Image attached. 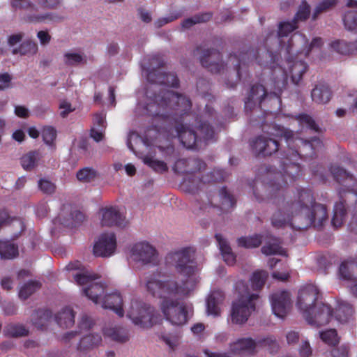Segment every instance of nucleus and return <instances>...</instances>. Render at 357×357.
<instances>
[{"label": "nucleus", "mask_w": 357, "mask_h": 357, "mask_svg": "<svg viewBox=\"0 0 357 357\" xmlns=\"http://www.w3.org/2000/svg\"><path fill=\"white\" fill-rule=\"evenodd\" d=\"M195 250L185 248L167 257L168 263L183 275L163 277L153 273L144 279V286L154 298L160 300L159 306L165 318L173 325L181 326L187 321V311L183 303L178 301L189 296L195 289L199 280L195 275Z\"/></svg>", "instance_id": "obj_1"}, {"label": "nucleus", "mask_w": 357, "mask_h": 357, "mask_svg": "<svg viewBox=\"0 0 357 357\" xmlns=\"http://www.w3.org/2000/svg\"><path fill=\"white\" fill-rule=\"evenodd\" d=\"M143 73L146 74L147 80L151 83L146 94V102L143 114L163 117L167 116L170 109L181 114L190 110L191 103L188 98L166 90L164 86H177L178 81L174 74L165 73L160 69L149 72L144 66Z\"/></svg>", "instance_id": "obj_2"}, {"label": "nucleus", "mask_w": 357, "mask_h": 357, "mask_svg": "<svg viewBox=\"0 0 357 357\" xmlns=\"http://www.w3.org/2000/svg\"><path fill=\"white\" fill-rule=\"evenodd\" d=\"M326 217V207L315 204L310 191L301 190L298 199L286 208L285 211H278L273 215L272 224L278 228L290 225L298 229H303L313 224L321 226Z\"/></svg>", "instance_id": "obj_3"}, {"label": "nucleus", "mask_w": 357, "mask_h": 357, "mask_svg": "<svg viewBox=\"0 0 357 357\" xmlns=\"http://www.w3.org/2000/svg\"><path fill=\"white\" fill-rule=\"evenodd\" d=\"M67 268L69 271L77 270L73 273V278L77 284L85 286L82 291L89 299L103 308L113 310L119 317L124 316L123 298L119 292L108 293L105 284L97 281L98 277L86 268H81L79 262L68 264Z\"/></svg>", "instance_id": "obj_4"}, {"label": "nucleus", "mask_w": 357, "mask_h": 357, "mask_svg": "<svg viewBox=\"0 0 357 357\" xmlns=\"http://www.w3.org/2000/svg\"><path fill=\"white\" fill-rule=\"evenodd\" d=\"M306 70L307 65L305 62L296 59L289 58L287 60V70L284 71L280 67L273 70V74L275 76L274 91L268 94L262 85H254L251 89L249 96L245 101V109L251 110L255 105L257 104L261 105L266 98L273 99L278 105H280V94L282 89L285 88L287 85V76L290 75L292 82L297 84Z\"/></svg>", "instance_id": "obj_5"}, {"label": "nucleus", "mask_w": 357, "mask_h": 357, "mask_svg": "<svg viewBox=\"0 0 357 357\" xmlns=\"http://www.w3.org/2000/svg\"><path fill=\"white\" fill-rule=\"evenodd\" d=\"M277 133L273 134L275 137H283L289 146V153L284 155L281 164L280 174L284 184L291 183L298 176L300 167L297 161L300 158V153L294 149V144L298 146L300 152L305 155H312V153L307 151H319L322 147V142L317 138L312 139L310 142L303 140L301 138L294 137V133L283 128L276 130Z\"/></svg>", "instance_id": "obj_6"}, {"label": "nucleus", "mask_w": 357, "mask_h": 357, "mask_svg": "<svg viewBox=\"0 0 357 357\" xmlns=\"http://www.w3.org/2000/svg\"><path fill=\"white\" fill-rule=\"evenodd\" d=\"M234 288L237 298L231 304V321L234 324L241 325L248 320L255 310L259 296L257 293H250L243 280L238 281Z\"/></svg>", "instance_id": "obj_7"}, {"label": "nucleus", "mask_w": 357, "mask_h": 357, "mask_svg": "<svg viewBox=\"0 0 357 357\" xmlns=\"http://www.w3.org/2000/svg\"><path fill=\"white\" fill-rule=\"evenodd\" d=\"M330 171L334 178L342 185L337 190L339 201L336 202L333 209L332 224L334 227H340L345 220L347 210L344 197L346 192L351 191L357 183L356 178L353 174L347 172L338 165L331 167Z\"/></svg>", "instance_id": "obj_8"}, {"label": "nucleus", "mask_w": 357, "mask_h": 357, "mask_svg": "<svg viewBox=\"0 0 357 357\" xmlns=\"http://www.w3.org/2000/svg\"><path fill=\"white\" fill-rule=\"evenodd\" d=\"M61 0H40L37 4L32 3L29 0H13L12 6L15 10L26 12L24 20L31 23H50L56 22L59 17L50 12L41 13L43 8H55Z\"/></svg>", "instance_id": "obj_9"}, {"label": "nucleus", "mask_w": 357, "mask_h": 357, "mask_svg": "<svg viewBox=\"0 0 357 357\" xmlns=\"http://www.w3.org/2000/svg\"><path fill=\"white\" fill-rule=\"evenodd\" d=\"M126 317L137 326L152 327L158 321L160 315L151 305L139 298H133L126 307Z\"/></svg>", "instance_id": "obj_10"}, {"label": "nucleus", "mask_w": 357, "mask_h": 357, "mask_svg": "<svg viewBox=\"0 0 357 357\" xmlns=\"http://www.w3.org/2000/svg\"><path fill=\"white\" fill-rule=\"evenodd\" d=\"M176 132L181 144L188 149L200 147L202 138L206 142L213 139L214 137V131L206 123L201 124L197 131L186 123H180L176 126Z\"/></svg>", "instance_id": "obj_11"}, {"label": "nucleus", "mask_w": 357, "mask_h": 357, "mask_svg": "<svg viewBox=\"0 0 357 357\" xmlns=\"http://www.w3.org/2000/svg\"><path fill=\"white\" fill-rule=\"evenodd\" d=\"M132 260L144 265L155 266L159 262V255L155 248L147 241L134 244L130 251Z\"/></svg>", "instance_id": "obj_12"}, {"label": "nucleus", "mask_w": 357, "mask_h": 357, "mask_svg": "<svg viewBox=\"0 0 357 357\" xmlns=\"http://www.w3.org/2000/svg\"><path fill=\"white\" fill-rule=\"evenodd\" d=\"M319 298L318 288L313 284H307L303 286L299 291L297 306L303 313L304 317L310 313L315 305Z\"/></svg>", "instance_id": "obj_13"}, {"label": "nucleus", "mask_w": 357, "mask_h": 357, "mask_svg": "<svg viewBox=\"0 0 357 357\" xmlns=\"http://www.w3.org/2000/svg\"><path fill=\"white\" fill-rule=\"evenodd\" d=\"M310 12V6L305 1H303L298 8L294 21L291 22H284L279 24L278 37L281 48H283L286 44L284 37L287 36L288 33L297 28L296 25V22L305 20L309 17Z\"/></svg>", "instance_id": "obj_14"}, {"label": "nucleus", "mask_w": 357, "mask_h": 357, "mask_svg": "<svg viewBox=\"0 0 357 357\" xmlns=\"http://www.w3.org/2000/svg\"><path fill=\"white\" fill-rule=\"evenodd\" d=\"M333 317L331 307L321 303L315 305L310 313L306 314L305 319L312 326L319 327L328 324Z\"/></svg>", "instance_id": "obj_15"}, {"label": "nucleus", "mask_w": 357, "mask_h": 357, "mask_svg": "<svg viewBox=\"0 0 357 357\" xmlns=\"http://www.w3.org/2000/svg\"><path fill=\"white\" fill-rule=\"evenodd\" d=\"M117 243L113 232L102 234L93 246V253L97 257H109L112 256L116 250Z\"/></svg>", "instance_id": "obj_16"}, {"label": "nucleus", "mask_w": 357, "mask_h": 357, "mask_svg": "<svg viewBox=\"0 0 357 357\" xmlns=\"http://www.w3.org/2000/svg\"><path fill=\"white\" fill-rule=\"evenodd\" d=\"M273 313L279 318H284L291 306V298L287 291H278L270 298Z\"/></svg>", "instance_id": "obj_17"}, {"label": "nucleus", "mask_w": 357, "mask_h": 357, "mask_svg": "<svg viewBox=\"0 0 357 357\" xmlns=\"http://www.w3.org/2000/svg\"><path fill=\"white\" fill-rule=\"evenodd\" d=\"M100 223L102 226H124L126 224L123 214L116 206H106L99 211Z\"/></svg>", "instance_id": "obj_18"}, {"label": "nucleus", "mask_w": 357, "mask_h": 357, "mask_svg": "<svg viewBox=\"0 0 357 357\" xmlns=\"http://www.w3.org/2000/svg\"><path fill=\"white\" fill-rule=\"evenodd\" d=\"M257 349V342L251 337L238 338L229 344L230 351L242 357L253 355Z\"/></svg>", "instance_id": "obj_19"}, {"label": "nucleus", "mask_w": 357, "mask_h": 357, "mask_svg": "<svg viewBox=\"0 0 357 357\" xmlns=\"http://www.w3.org/2000/svg\"><path fill=\"white\" fill-rule=\"evenodd\" d=\"M288 45L286 47L287 53L290 54L292 52L294 46L299 47L300 46H305L302 52L305 56L307 55L310 50L315 47H319L322 45V40L320 38H315L311 42L310 45L307 46V40L305 37L299 33H295L287 40Z\"/></svg>", "instance_id": "obj_20"}, {"label": "nucleus", "mask_w": 357, "mask_h": 357, "mask_svg": "<svg viewBox=\"0 0 357 357\" xmlns=\"http://www.w3.org/2000/svg\"><path fill=\"white\" fill-rule=\"evenodd\" d=\"M252 146L257 153L268 155L278 151V144L275 139L260 136L252 142Z\"/></svg>", "instance_id": "obj_21"}, {"label": "nucleus", "mask_w": 357, "mask_h": 357, "mask_svg": "<svg viewBox=\"0 0 357 357\" xmlns=\"http://www.w3.org/2000/svg\"><path fill=\"white\" fill-rule=\"evenodd\" d=\"M225 298L221 290H213L208 295L206 300V311L208 315L217 317L220 314V305Z\"/></svg>", "instance_id": "obj_22"}, {"label": "nucleus", "mask_w": 357, "mask_h": 357, "mask_svg": "<svg viewBox=\"0 0 357 357\" xmlns=\"http://www.w3.org/2000/svg\"><path fill=\"white\" fill-rule=\"evenodd\" d=\"M339 274L342 280L357 282V260L343 261L340 266Z\"/></svg>", "instance_id": "obj_23"}, {"label": "nucleus", "mask_w": 357, "mask_h": 357, "mask_svg": "<svg viewBox=\"0 0 357 357\" xmlns=\"http://www.w3.org/2000/svg\"><path fill=\"white\" fill-rule=\"evenodd\" d=\"M103 333L105 337L118 342H126L128 341L130 337L128 329L115 325L106 327Z\"/></svg>", "instance_id": "obj_24"}, {"label": "nucleus", "mask_w": 357, "mask_h": 357, "mask_svg": "<svg viewBox=\"0 0 357 357\" xmlns=\"http://www.w3.org/2000/svg\"><path fill=\"white\" fill-rule=\"evenodd\" d=\"M219 53L215 51L208 50L206 54L201 58L202 65L208 68L212 73H219L222 68V64L217 63L216 59H219Z\"/></svg>", "instance_id": "obj_25"}, {"label": "nucleus", "mask_w": 357, "mask_h": 357, "mask_svg": "<svg viewBox=\"0 0 357 357\" xmlns=\"http://www.w3.org/2000/svg\"><path fill=\"white\" fill-rule=\"evenodd\" d=\"M215 238L218 243L219 248L224 261L228 265H233L235 262L236 257L231 252V249L227 241L221 234H216Z\"/></svg>", "instance_id": "obj_26"}, {"label": "nucleus", "mask_w": 357, "mask_h": 357, "mask_svg": "<svg viewBox=\"0 0 357 357\" xmlns=\"http://www.w3.org/2000/svg\"><path fill=\"white\" fill-rule=\"evenodd\" d=\"M268 278V273L264 271H255L251 278L250 283L251 286H249L244 282V284L248 287L250 293H259V291L264 287L265 282ZM259 296V294H258Z\"/></svg>", "instance_id": "obj_27"}, {"label": "nucleus", "mask_w": 357, "mask_h": 357, "mask_svg": "<svg viewBox=\"0 0 357 357\" xmlns=\"http://www.w3.org/2000/svg\"><path fill=\"white\" fill-rule=\"evenodd\" d=\"M311 97L312 100L317 104H326L331 99V92L328 86L319 85L312 89Z\"/></svg>", "instance_id": "obj_28"}, {"label": "nucleus", "mask_w": 357, "mask_h": 357, "mask_svg": "<svg viewBox=\"0 0 357 357\" xmlns=\"http://www.w3.org/2000/svg\"><path fill=\"white\" fill-rule=\"evenodd\" d=\"M75 314L70 307H65L59 312L55 319L57 324L62 328H68L74 324Z\"/></svg>", "instance_id": "obj_29"}, {"label": "nucleus", "mask_w": 357, "mask_h": 357, "mask_svg": "<svg viewBox=\"0 0 357 357\" xmlns=\"http://www.w3.org/2000/svg\"><path fill=\"white\" fill-rule=\"evenodd\" d=\"M353 314V309L350 304L342 301L338 303L335 311V317L340 323L349 321Z\"/></svg>", "instance_id": "obj_30"}, {"label": "nucleus", "mask_w": 357, "mask_h": 357, "mask_svg": "<svg viewBox=\"0 0 357 357\" xmlns=\"http://www.w3.org/2000/svg\"><path fill=\"white\" fill-rule=\"evenodd\" d=\"M331 47L334 51L341 54H353L357 52V44L348 43L343 40L333 42Z\"/></svg>", "instance_id": "obj_31"}, {"label": "nucleus", "mask_w": 357, "mask_h": 357, "mask_svg": "<svg viewBox=\"0 0 357 357\" xmlns=\"http://www.w3.org/2000/svg\"><path fill=\"white\" fill-rule=\"evenodd\" d=\"M18 254L17 247L10 241H0V255L2 259H13Z\"/></svg>", "instance_id": "obj_32"}, {"label": "nucleus", "mask_w": 357, "mask_h": 357, "mask_svg": "<svg viewBox=\"0 0 357 357\" xmlns=\"http://www.w3.org/2000/svg\"><path fill=\"white\" fill-rule=\"evenodd\" d=\"M142 158L143 162L158 173H163L167 171L168 167L165 162L155 159L153 156L145 155Z\"/></svg>", "instance_id": "obj_33"}, {"label": "nucleus", "mask_w": 357, "mask_h": 357, "mask_svg": "<svg viewBox=\"0 0 357 357\" xmlns=\"http://www.w3.org/2000/svg\"><path fill=\"white\" fill-rule=\"evenodd\" d=\"M85 56L79 52L70 50L63 54V62L68 66H77L85 62Z\"/></svg>", "instance_id": "obj_34"}, {"label": "nucleus", "mask_w": 357, "mask_h": 357, "mask_svg": "<svg viewBox=\"0 0 357 357\" xmlns=\"http://www.w3.org/2000/svg\"><path fill=\"white\" fill-rule=\"evenodd\" d=\"M38 47V45L31 40L24 41L18 48L13 50L14 54H20L22 55H33L36 54Z\"/></svg>", "instance_id": "obj_35"}, {"label": "nucleus", "mask_w": 357, "mask_h": 357, "mask_svg": "<svg viewBox=\"0 0 357 357\" xmlns=\"http://www.w3.org/2000/svg\"><path fill=\"white\" fill-rule=\"evenodd\" d=\"M102 338L99 334L89 333L84 336L79 342V348L86 349L99 344Z\"/></svg>", "instance_id": "obj_36"}, {"label": "nucleus", "mask_w": 357, "mask_h": 357, "mask_svg": "<svg viewBox=\"0 0 357 357\" xmlns=\"http://www.w3.org/2000/svg\"><path fill=\"white\" fill-rule=\"evenodd\" d=\"M38 159L39 153L38 152H29L22 157V166L26 170L31 169L36 165Z\"/></svg>", "instance_id": "obj_37"}, {"label": "nucleus", "mask_w": 357, "mask_h": 357, "mask_svg": "<svg viewBox=\"0 0 357 357\" xmlns=\"http://www.w3.org/2000/svg\"><path fill=\"white\" fill-rule=\"evenodd\" d=\"M261 243V237L259 235H254L238 238V243L241 247L253 248L258 247Z\"/></svg>", "instance_id": "obj_38"}, {"label": "nucleus", "mask_w": 357, "mask_h": 357, "mask_svg": "<svg viewBox=\"0 0 357 357\" xmlns=\"http://www.w3.org/2000/svg\"><path fill=\"white\" fill-rule=\"evenodd\" d=\"M321 340L328 345H335L339 342V337L335 329H328L319 333Z\"/></svg>", "instance_id": "obj_39"}, {"label": "nucleus", "mask_w": 357, "mask_h": 357, "mask_svg": "<svg viewBox=\"0 0 357 357\" xmlns=\"http://www.w3.org/2000/svg\"><path fill=\"white\" fill-rule=\"evenodd\" d=\"M40 288V284L37 282H29L20 287L19 296L21 299H26L33 292Z\"/></svg>", "instance_id": "obj_40"}, {"label": "nucleus", "mask_w": 357, "mask_h": 357, "mask_svg": "<svg viewBox=\"0 0 357 357\" xmlns=\"http://www.w3.org/2000/svg\"><path fill=\"white\" fill-rule=\"evenodd\" d=\"M211 17L208 13L197 15L192 17L185 20L182 22V27L184 29H189L193 25L208 21Z\"/></svg>", "instance_id": "obj_41"}, {"label": "nucleus", "mask_w": 357, "mask_h": 357, "mask_svg": "<svg viewBox=\"0 0 357 357\" xmlns=\"http://www.w3.org/2000/svg\"><path fill=\"white\" fill-rule=\"evenodd\" d=\"M51 312L49 310H40L33 314L32 320L37 327H42L50 319Z\"/></svg>", "instance_id": "obj_42"}, {"label": "nucleus", "mask_w": 357, "mask_h": 357, "mask_svg": "<svg viewBox=\"0 0 357 357\" xmlns=\"http://www.w3.org/2000/svg\"><path fill=\"white\" fill-rule=\"evenodd\" d=\"M97 176V172L93 169L85 167L77 173V178L82 182H91Z\"/></svg>", "instance_id": "obj_43"}, {"label": "nucleus", "mask_w": 357, "mask_h": 357, "mask_svg": "<svg viewBox=\"0 0 357 357\" xmlns=\"http://www.w3.org/2000/svg\"><path fill=\"white\" fill-rule=\"evenodd\" d=\"M256 342H257V348L265 347L270 349L271 351H274L278 348L276 339L273 336L259 338L256 340Z\"/></svg>", "instance_id": "obj_44"}, {"label": "nucleus", "mask_w": 357, "mask_h": 357, "mask_svg": "<svg viewBox=\"0 0 357 357\" xmlns=\"http://www.w3.org/2000/svg\"><path fill=\"white\" fill-rule=\"evenodd\" d=\"M248 56V54H241L238 57L236 55H231L228 60V64L233 66L237 71L238 77L241 76L240 70L241 66L245 64V60Z\"/></svg>", "instance_id": "obj_45"}, {"label": "nucleus", "mask_w": 357, "mask_h": 357, "mask_svg": "<svg viewBox=\"0 0 357 357\" xmlns=\"http://www.w3.org/2000/svg\"><path fill=\"white\" fill-rule=\"evenodd\" d=\"M343 21L347 29L357 31V13L356 11L347 13L344 16Z\"/></svg>", "instance_id": "obj_46"}, {"label": "nucleus", "mask_w": 357, "mask_h": 357, "mask_svg": "<svg viewBox=\"0 0 357 357\" xmlns=\"http://www.w3.org/2000/svg\"><path fill=\"white\" fill-rule=\"evenodd\" d=\"M42 137L45 143L52 146L56 137V131L52 126H45L42 130Z\"/></svg>", "instance_id": "obj_47"}, {"label": "nucleus", "mask_w": 357, "mask_h": 357, "mask_svg": "<svg viewBox=\"0 0 357 357\" xmlns=\"http://www.w3.org/2000/svg\"><path fill=\"white\" fill-rule=\"evenodd\" d=\"M261 252L266 255H284V250L276 243L265 245L261 248Z\"/></svg>", "instance_id": "obj_48"}, {"label": "nucleus", "mask_w": 357, "mask_h": 357, "mask_svg": "<svg viewBox=\"0 0 357 357\" xmlns=\"http://www.w3.org/2000/svg\"><path fill=\"white\" fill-rule=\"evenodd\" d=\"M297 120H298L299 124L303 128L305 127V128H310V129L316 130V131L318 130V127H317V124L315 123L314 121L311 118V116H310L309 115L300 114L299 116H297Z\"/></svg>", "instance_id": "obj_49"}, {"label": "nucleus", "mask_w": 357, "mask_h": 357, "mask_svg": "<svg viewBox=\"0 0 357 357\" xmlns=\"http://www.w3.org/2000/svg\"><path fill=\"white\" fill-rule=\"evenodd\" d=\"M337 2V0H325L321 2L316 6L312 14L313 20H315L317 16L322 12L326 10L331 6H334Z\"/></svg>", "instance_id": "obj_50"}, {"label": "nucleus", "mask_w": 357, "mask_h": 357, "mask_svg": "<svg viewBox=\"0 0 357 357\" xmlns=\"http://www.w3.org/2000/svg\"><path fill=\"white\" fill-rule=\"evenodd\" d=\"M220 197L222 199V203L220 208L223 210H228L231 208L234 204V201L231 195L228 193L225 190H222L220 193Z\"/></svg>", "instance_id": "obj_51"}, {"label": "nucleus", "mask_w": 357, "mask_h": 357, "mask_svg": "<svg viewBox=\"0 0 357 357\" xmlns=\"http://www.w3.org/2000/svg\"><path fill=\"white\" fill-rule=\"evenodd\" d=\"M132 142H134L135 144H145V142L135 132H130L128 134L127 139V146L136 155H137Z\"/></svg>", "instance_id": "obj_52"}, {"label": "nucleus", "mask_w": 357, "mask_h": 357, "mask_svg": "<svg viewBox=\"0 0 357 357\" xmlns=\"http://www.w3.org/2000/svg\"><path fill=\"white\" fill-rule=\"evenodd\" d=\"M59 114L62 118L66 117L70 113L73 112L75 108L66 100H61L59 102Z\"/></svg>", "instance_id": "obj_53"}, {"label": "nucleus", "mask_w": 357, "mask_h": 357, "mask_svg": "<svg viewBox=\"0 0 357 357\" xmlns=\"http://www.w3.org/2000/svg\"><path fill=\"white\" fill-rule=\"evenodd\" d=\"M39 189L45 194H52L55 191V185L50 181L43 178L38 181Z\"/></svg>", "instance_id": "obj_54"}, {"label": "nucleus", "mask_w": 357, "mask_h": 357, "mask_svg": "<svg viewBox=\"0 0 357 357\" xmlns=\"http://www.w3.org/2000/svg\"><path fill=\"white\" fill-rule=\"evenodd\" d=\"M7 332L11 336L19 337L26 335L28 331L22 325H11L8 328Z\"/></svg>", "instance_id": "obj_55"}, {"label": "nucleus", "mask_w": 357, "mask_h": 357, "mask_svg": "<svg viewBox=\"0 0 357 357\" xmlns=\"http://www.w3.org/2000/svg\"><path fill=\"white\" fill-rule=\"evenodd\" d=\"M181 13H171L167 17L159 18L158 20L155 22V25L158 28L161 27L165 24L172 22L174 20L178 19V17H181Z\"/></svg>", "instance_id": "obj_56"}, {"label": "nucleus", "mask_w": 357, "mask_h": 357, "mask_svg": "<svg viewBox=\"0 0 357 357\" xmlns=\"http://www.w3.org/2000/svg\"><path fill=\"white\" fill-rule=\"evenodd\" d=\"M298 351L301 357H310L312 355V349L308 340H305L301 342Z\"/></svg>", "instance_id": "obj_57"}, {"label": "nucleus", "mask_w": 357, "mask_h": 357, "mask_svg": "<svg viewBox=\"0 0 357 357\" xmlns=\"http://www.w3.org/2000/svg\"><path fill=\"white\" fill-rule=\"evenodd\" d=\"M348 347L342 345L332 351V357H348Z\"/></svg>", "instance_id": "obj_58"}, {"label": "nucleus", "mask_w": 357, "mask_h": 357, "mask_svg": "<svg viewBox=\"0 0 357 357\" xmlns=\"http://www.w3.org/2000/svg\"><path fill=\"white\" fill-rule=\"evenodd\" d=\"M94 127L104 128L105 126V114H96L93 118Z\"/></svg>", "instance_id": "obj_59"}, {"label": "nucleus", "mask_w": 357, "mask_h": 357, "mask_svg": "<svg viewBox=\"0 0 357 357\" xmlns=\"http://www.w3.org/2000/svg\"><path fill=\"white\" fill-rule=\"evenodd\" d=\"M37 37L40 41V45H46L51 40V36L47 31H40L37 33Z\"/></svg>", "instance_id": "obj_60"}, {"label": "nucleus", "mask_w": 357, "mask_h": 357, "mask_svg": "<svg viewBox=\"0 0 357 357\" xmlns=\"http://www.w3.org/2000/svg\"><path fill=\"white\" fill-rule=\"evenodd\" d=\"M91 137L97 142L103 138V128L93 127L91 130Z\"/></svg>", "instance_id": "obj_61"}, {"label": "nucleus", "mask_w": 357, "mask_h": 357, "mask_svg": "<svg viewBox=\"0 0 357 357\" xmlns=\"http://www.w3.org/2000/svg\"><path fill=\"white\" fill-rule=\"evenodd\" d=\"M24 38L23 33H17L11 35L8 40V43L10 46H15L19 43H20Z\"/></svg>", "instance_id": "obj_62"}, {"label": "nucleus", "mask_w": 357, "mask_h": 357, "mask_svg": "<svg viewBox=\"0 0 357 357\" xmlns=\"http://www.w3.org/2000/svg\"><path fill=\"white\" fill-rule=\"evenodd\" d=\"M49 208L46 203H40L39 204L36 210V213L38 217L43 218L48 213Z\"/></svg>", "instance_id": "obj_63"}, {"label": "nucleus", "mask_w": 357, "mask_h": 357, "mask_svg": "<svg viewBox=\"0 0 357 357\" xmlns=\"http://www.w3.org/2000/svg\"><path fill=\"white\" fill-rule=\"evenodd\" d=\"M10 77L8 74L0 75V90H3L10 86Z\"/></svg>", "instance_id": "obj_64"}]
</instances>
